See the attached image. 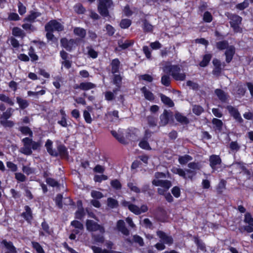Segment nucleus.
<instances>
[{"mask_svg":"<svg viewBox=\"0 0 253 253\" xmlns=\"http://www.w3.org/2000/svg\"><path fill=\"white\" fill-rule=\"evenodd\" d=\"M113 74V83L118 87V88L113 89V92H116L121 86L123 78L120 74L117 73Z\"/></svg>","mask_w":253,"mask_h":253,"instance_id":"nucleus-22","label":"nucleus"},{"mask_svg":"<svg viewBox=\"0 0 253 253\" xmlns=\"http://www.w3.org/2000/svg\"><path fill=\"white\" fill-rule=\"evenodd\" d=\"M133 42L131 40H126L124 42L122 41L118 42V45L122 49H126L132 45Z\"/></svg>","mask_w":253,"mask_h":253,"instance_id":"nucleus-40","label":"nucleus"},{"mask_svg":"<svg viewBox=\"0 0 253 253\" xmlns=\"http://www.w3.org/2000/svg\"><path fill=\"white\" fill-rule=\"evenodd\" d=\"M1 244H2L4 247L8 250V252H10L13 253H17L16 248L13 245V244L12 242H8L6 239H3L1 242Z\"/></svg>","mask_w":253,"mask_h":253,"instance_id":"nucleus-26","label":"nucleus"},{"mask_svg":"<svg viewBox=\"0 0 253 253\" xmlns=\"http://www.w3.org/2000/svg\"><path fill=\"white\" fill-rule=\"evenodd\" d=\"M0 101L4 102L10 106L14 104V102L12 98L3 93H0Z\"/></svg>","mask_w":253,"mask_h":253,"instance_id":"nucleus-32","label":"nucleus"},{"mask_svg":"<svg viewBox=\"0 0 253 253\" xmlns=\"http://www.w3.org/2000/svg\"><path fill=\"white\" fill-rule=\"evenodd\" d=\"M28 55L30 57L32 62H35L39 59V56L35 53V49L32 46L28 48Z\"/></svg>","mask_w":253,"mask_h":253,"instance_id":"nucleus-42","label":"nucleus"},{"mask_svg":"<svg viewBox=\"0 0 253 253\" xmlns=\"http://www.w3.org/2000/svg\"><path fill=\"white\" fill-rule=\"evenodd\" d=\"M160 97L162 102L165 105L169 107H173L174 106V102L169 97L162 93L160 95Z\"/></svg>","mask_w":253,"mask_h":253,"instance_id":"nucleus-30","label":"nucleus"},{"mask_svg":"<svg viewBox=\"0 0 253 253\" xmlns=\"http://www.w3.org/2000/svg\"><path fill=\"white\" fill-rule=\"evenodd\" d=\"M235 53V48L233 45H230L225 50L224 55L225 56V61L227 63H230L232 60Z\"/></svg>","mask_w":253,"mask_h":253,"instance_id":"nucleus-18","label":"nucleus"},{"mask_svg":"<svg viewBox=\"0 0 253 253\" xmlns=\"http://www.w3.org/2000/svg\"><path fill=\"white\" fill-rule=\"evenodd\" d=\"M212 63L214 66L212 71V74L217 77L220 76L222 71L224 70L225 67V63H222L219 59L216 58L213 59Z\"/></svg>","mask_w":253,"mask_h":253,"instance_id":"nucleus-7","label":"nucleus"},{"mask_svg":"<svg viewBox=\"0 0 253 253\" xmlns=\"http://www.w3.org/2000/svg\"><path fill=\"white\" fill-rule=\"evenodd\" d=\"M71 225L76 229H78L81 230L84 229L83 224L80 221L77 220H74L71 221Z\"/></svg>","mask_w":253,"mask_h":253,"instance_id":"nucleus-59","label":"nucleus"},{"mask_svg":"<svg viewBox=\"0 0 253 253\" xmlns=\"http://www.w3.org/2000/svg\"><path fill=\"white\" fill-rule=\"evenodd\" d=\"M87 49V54L89 57L93 59L96 58L98 56V52L95 51L91 46H88L86 47Z\"/></svg>","mask_w":253,"mask_h":253,"instance_id":"nucleus-52","label":"nucleus"},{"mask_svg":"<svg viewBox=\"0 0 253 253\" xmlns=\"http://www.w3.org/2000/svg\"><path fill=\"white\" fill-rule=\"evenodd\" d=\"M203 20L205 22L210 23L213 20V16L210 12L207 11L203 14Z\"/></svg>","mask_w":253,"mask_h":253,"instance_id":"nucleus-55","label":"nucleus"},{"mask_svg":"<svg viewBox=\"0 0 253 253\" xmlns=\"http://www.w3.org/2000/svg\"><path fill=\"white\" fill-rule=\"evenodd\" d=\"M172 118V112H169L167 110H164L162 114L160 116V125L165 126L167 125L169 122L170 119Z\"/></svg>","mask_w":253,"mask_h":253,"instance_id":"nucleus-12","label":"nucleus"},{"mask_svg":"<svg viewBox=\"0 0 253 253\" xmlns=\"http://www.w3.org/2000/svg\"><path fill=\"white\" fill-rule=\"evenodd\" d=\"M140 90L143 93L145 98L150 101H152L155 99V95L150 91L147 89L146 86H143Z\"/></svg>","mask_w":253,"mask_h":253,"instance_id":"nucleus-23","label":"nucleus"},{"mask_svg":"<svg viewBox=\"0 0 253 253\" xmlns=\"http://www.w3.org/2000/svg\"><path fill=\"white\" fill-rule=\"evenodd\" d=\"M156 235L164 244H167L169 246L173 244V239L172 236L167 235L164 231L158 230L156 232Z\"/></svg>","mask_w":253,"mask_h":253,"instance_id":"nucleus-10","label":"nucleus"},{"mask_svg":"<svg viewBox=\"0 0 253 253\" xmlns=\"http://www.w3.org/2000/svg\"><path fill=\"white\" fill-rule=\"evenodd\" d=\"M63 196L61 194H58L55 199L56 205L59 208L62 209L63 208Z\"/></svg>","mask_w":253,"mask_h":253,"instance_id":"nucleus-57","label":"nucleus"},{"mask_svg":"<svg viewBox=\"0 0 253 253\" xmlns=\"http://www.w3.org/2000/svg\"><path fill=\"white\" fill-rule=\"evenodd\" d=\"M85 225L87 230L90 232L99 231L101 234H103L105 232V228L103 226L98 224L92 220L87 219L86 220Z\"/></svg>","mask_w":253,"mask_h":253,"instance_id":"nucleus-6","label":"nucleus"},{"mask_svg":"<svg viewBox=\"0 0 253 253\" xmlns=\"http://www.w3.org/2000/svg\"><path fill=\"white\" fill-rule=\"evenodd\" d=\"M211 123L213 126V128L215 130H217L219 132L221 131L222 130L223 123L221 120L217 118H213L212 119Z\"/></svg>","mask_w":253,"mask_h":253,"instance_id":"nucleus-27","label":"nucleus"},{"mask_svg":"<svg viewBox=\"0 0 253 253\" xmlns=\"http://www.w3.org/2000/svg\"><path fill=\"white\" fill-rule=\"evenodd\" d=\"M110 185L113 189L116 190H121L122 187L121 183L117 179L111 180L110 182Z\"/></svg>","mask_w":253,"mask_h":253,"instance_id":"nucleus-50","label":"nucleus"},{"mask_svg":"<svg viewBox=\"0 0 253 253\" xmlns=\"http://www.w3.org/2000/svg\"><path fill=\"white\" fill-rule=\"evenodd\" d=\"M226 181L222 179L220 180L216 187L217 193L221 194L224 189H226Z\"/></svg>","mask_w":253,"mask_h":253,"instance_id":"nucleus-37","label":"nucleus"},{"mask_svg":"<svg viewBox=\"0 0 253 253\" xmlns=\"http://www.w3.org/2000/svg\"><path fill=\"white\" fill-rule=\"evenodd\" d=\"M226 109L229 112L230 115L233 117V118L236 120L237 122H238L240 124H242L243 123L244 120L242 119L238 110L235 108L234 107L228 105L226 107Z\"/></svg>","mask_w":253,"mask_h":253,"instance_id":"nucleus-11","label":"nucleus"},{"mask_svg":"<svg viewBox=\"0 0 253 253\" xmlns=\"http://www.w3.org/2000/svg\"><path fill=\"white\" fill-rule=\"evenodd\" d=\"M173 173L177 174L179 175L180 176L182 177L184 179H187V176L186 174V171L185 170H183L182 169L180 168H176L174 171H173Z\"/></svg>","mask_w":253,"mask_h":253,"instance_id":"nucleus-60","label":"nucleus"},{"mask_svg":"<svg viewBox=\"0 0 253 253\" xmlns=\"http://www.w3.org/2000/svg\"><path fill=\"white\" fill-rule=\"evenodd\" d=\"M194 242L199 249L203 251L206 250V245L205 243L202 240L200 239L198 236L194 237Z\"/></svg>","mask_w":253,"mask_h":253,"instance_id":"nucleus-48","label":"nucleus"},{"mask_svg":"<svg viewBox=\"0 0 253 253\" xmlns=\"http://www.w3.org/2000/svg\"><path fill=\"white\" fill-rule=\"evenodd\" d=\"M192 111L196 115L199 116L204 112V109L200 105H195L193 108Z\"/></svg>","mask_w":253,"mask_h":253,"instance_id":"nucleus-63","label":"nucleus"},{"mask_svg":"<svg viewBox=\"0 0 253 253\" xmlns=\"http://www.w3.org/2000/svg\"><path fill=\"white\" fill-rule=\"evenodd\" d=\"M57 152L55 151V153L57 154L56 156L52 157H57L59 156L61 158H66L69 156V153L66 147L62 144H60L57 146Z\"/></svg>","mask_w":253,"mask_h":253,"instance_id":"nucleus-16","label":"nucleus"},{"mask_svg":"<svg viewBox=\"0 0 253 253\" xmlns=\"http://www.w3.org/2000/svg\"><path fill=\"white\" fill-rule=\"evenodd\" d=\"M113 5L112 0H98V11L102 17H107L110 16L109 9Z\"/></svg>","mask_w":253,"mask_h":253,"instance_id":"nucleus-3","label":"nucleus"},{"mask_svg":"<svg viewBox=\"0 0 253 253\" xmlns=\"http://www.w3.org/2000/svg\"><path fill=\"white\" fill-rule=\"evenodd\" d=\"M42 231H39L40 236H47L51 235L53 230L51 229L48 224L45 221V219L41 223Z\"/></svg>","mask_w":253,"mask_h":253,"instance_id":"nucleus-13","label":"nucleus"},{"mask_svg":"<svg viewBox=\"0 0 253 253\" xmlns=\"http://www.w3.org/2000/svg\"><path fill=\"white\" fill-rule=\"evenodd\" d=\"M174 117L176 120L182 125H188L189 123V119L179 112H175Z\"/></svg>","mask_w":253,"mask_h":253,"instance_id":"nucleus-24","label":"nucleus"},{"mask_svg":"<svg viewBox=\"0 0 253 253\" xmlns=\"http://www.w3.org/2000/svg\"><path fill=\"white\" fill-rule=\"evenodd\" d=\"M230 20L229 23L235 33H242V29L240 27L242 23V18L236 14L231 13L228 16Z\"/></svg>","mask_w":253,"mask_h":253,"instance_id":"nucleus-4","label":"nucleus"},{"mask_svg":"<svg viewBox=\"0 0 253 253\" xmlns=\"http://www.w3.org/2000/svg\"><path fill=\"white\" fill-rule=\"evenodd\" d=\"M112 135L121 143L126 144L127 143L124 136L122 134H119L115 130L111 131Z\"/></svg>","mask_w":253,"mask_h":253,"instance_id":"nucleus-35","label":"nucleus"},{"mask_svg":"<svg viewBox=\"0 0 253 253\" xmlns=\"http://www.w3.org/2000/svg\"><path fill=\"white\" fill-rule=\"evenodd\" d=\"M74 10L76 11V12L79 14H84L85 11V8L81 3H78L76 5H75Z\"/></svg>","mask_w":253,"mask_h":253,"instance_id":"nucleus-56","label":"nucleus"},{"mask_svg":"<svg viewBox=\"0 0 253 253\" xmlns=\"http://www.w3.org/2000/svg\"><path fill=\"white\" fill-rule=\"evenodd\" d=\"M212 57V55L211 53L205 54L203 56L202 60L199 63V65L203 68L207 67L209 64Z\"/></svg>","mask_w":253,"mask_h":253,"instance_id":"nucleus-25","label":"nucleus"},{"mask_svg":"<svg viewBox=\"0 0 253 253\" xmlns=\"http://www.w3.org/2000/svg\"><path fill=\"white\" fill-rule=\"evenodd\" d=\"M214 93L221 102H225L226 101L227 95L223 90L217 88L215 89Z\"/></svg>","mask_w":253,"mask_h":253,"instance_id":"nucleus-29","label":"nucleus"},{"mask_svg":"<svg viewBox=\"0 0 253 253\" xmlns=\"http://www.w3.org/2000/svg\"><path fill=\"white\" fill-rule=\"evenodd\" d=\"M215 46L216 48L219 50L227 49L229 47L228 42L226 40L216 42Z\"/></svg>","mask_w":253,"mask_h":253,"instance_id":"nucleus-38","label":"nucleus"},{"mask_svg":"<svg viewBox=\"0 0 253 253\" xmlns=\"http://www.w3.org/2000/svg\"><path fill=\"white\" fill-rule=\"evenodd\" d=\"M249 5V3L247 0H245L243 2L238 3L236 5V8L240 10H243L247 8Z\"/></svg>","mask_w":253,"mask_h":253,"instance_id":"nucleus-58","label":"nucleus"},{"mask_svg":"<svg viewBox=\"0 0 253 253\" xmlns=\"http://www.w3.org/2000/svg\"><path fill=\"white\" fill-rule=\"evenodd\" d=\"M133 240L134 242L138 244L140 247H142L144 245L143 238L138 235H133Z\"/></svg>","mask_w":253,"mask_h":253,"instance_id":"nucleus-62","label":"nucleus"},{"mask_svg":"<svg viewBox=\"0 0 253 253\" xmlns=\"http://www.w3.org/2000/svg\"><path fill=\"white\" fill-rule=\"evenodd\" d=\"M25 211L21 214V216L28 222L31 223L33 219V211L31 208L28 205L24 207Z\"/></svg>","mask_w":253,"mask_h":253,"instance_id":"nucleus-14","label":"nucleus"},{"mask_svg":"<svg viewBox=\"0 0 253 253\" xmlns=\"http://www.w3.org/2000/svg\"><path fill=\"white\" fill-rule=\"evenodd\" d=\"M85 215L84 209H78L75 212V218L77 219L82 220Z\"/></svg>","mask_w":253,"mask_h":253,"instance_id":"nucleus-45","label":"nucleus"},{"mask_svg":"<svg viewBox=\"0 0 253 253\" xmlns=\"http://www.w3.org/2000/svg\"><path fill=\"white\" fill-rule=\"evenodd\" d=\"M31 138L26 137L22 139L23 147L21 148L20 152L25 155L29 156L32 154L31 148L32 139Z\"/></svg>","mask_w":253,"mask_h":253,"instance_id":"nucleus-8","label":"nucleus"},{"mask_svg":"<svg viewBox=\"0 0 253 253\" xmlns=\"http://www.w3.org/2000/svg\"><path fill=\"white\" fill-rule=\"evenodd\" d=\"M142 28L145 33L151 32L153 30V26L146 19H144L143 21Z\"/></svg>","mask_w":253,"mask_h":253,"instance_id":"nucleus-43","label":"nucleus"},{"mask_svg":"<svg viewBox=\"0 0 253 253\" xmlns=\"http://www.w3.org/2000/svg\"><path fill=\"white\" fill-rule=\"evenodd\" d=\"M74 89H80L86 91L96 87V84L90 82H81L80 84H75L73 86Z\"/></svg>","mask_w":253,"mask_h":253,"instance_id":"nucleus-9","label":"nucleus"},{"mask_svg":"<svg viewBox=\"0 0 253 253\" xmlns=\"http://www.w3.org/2000/svg\"><path fill=\"white\" fill-rule=\"evenodd\" d=\"M147 140H148L142 138V139L140 141L138 144V146L141 149L147 150H150L151 149V147H150Z\"/></svg>","mask_w":253,"mask_h":253,"instance_id":"nucleus-49","label":"nucleus"},{"mask_svg":"<svg viewBox=\"0 0 253 253\" xmlns=\"http://www.w3.org/2000/svg\"><path fill=\"white\" fill-rule=\"evenodd\" d=\"M32 245L37 253H45L44 250L39 243L33 241L32 242Z\"/></svg>","mask_w":253,"mask_h":253,"instance_id":"nucleus-54","label":"nucleus"},{"mask_svg":"<svg viewBox=\"0 0 253 253\" xmlns=\"http://www.w3.org/2000/svg\"><path fill=\"white\" fill-rule=\"evenodd\" d=\"M132 24V21L130 19L127 18L122 19L120 23L119 26L122 29H127Z\"/></svg>","mask_w":253,"mask_h":253,"instance_id":"nucleus-41","label":"nucleus"},{"mask_svg":"<svg viewBox=\"0 0 253 253\" xmlns=\"http://www.w3.org/2000/svg\"><path fill=\"white\" fill-rule=\"evenodd\" d=\"M45 31L46 32L45 37L48 41L56 42L57 39L55 37L53 33L54 31L62 32L64 27L60 22L55 19H52L48 21L44 26Z\"/></svg>","mask_w":253,"mask_h":253,"instance_id":"nucleus-1","label":"nucleus"},{"mask_svg":"<svg viewBox=\"0 0 253 253\" xmlns=\"http://www.w3.org/2000/svg\"><path fill=\"white\" fill-rule=\"evenodd\" d=\"M193 158L189 155H185L184 156H179L178 158V162L181 165H185L189 161L192 160Z\"/></svg>","mask_w":253,"mask_h":253,"instance_id":"nucleus-44","label":"nucleus"},{"mask_svg":"<svg viewBox=\"0 0 253 253\" xmlns=\"http://www.w3.org/2000/svg\"><path fill=\"white\" fill-rule=\"evenodd\" d=\"M244 222L253 226V217L251 213L247 212L245 214Z\"/></svg>","mask_w":253,"mask_h":253,"instance_id":"nucleus-61","label":"nucleus"},{"mask_svg":"<svg viewBox=\"0 0 253 253\" xmlns=\"http://www.w3.org/2000/svg\"><path fill=\"white\" fill-rule=\"evenodd\" d=\"M16 99L17 103L19 105V108L21 110H23L25 109L29 105V103L27 100L24 99L19 96L16 97Z\"/></svg>","mask_w":253,"mask_h":253,"instance_id":"nucleus-31","label":"nucleus"},{"mask_svg":"<svg viewBox=\"0 0 253 253\" xmlns=\"http://www.w3.org/2000/svg\"><path fill=\"white\" fill-rule=\"evenodd\" d=\"M12 34L14 37L24 38L26 34L25 32L21 30L20 28L17 27H14L12 29Z\"/></svg>","mask_w":253,"mask_h":253,"instance_id":"nucleus-36","label":"nucleus"},{"mask_svg":"<svg viewBox=\"0 0 253 253\" xmlns=\"http://www.w3.org/2000/svg\"><path fill=\"white\" fill-rule=\"evenodd\" d=\"M52 141L51 140L47 139L45 143V146L47 152L50 156H56L57 154L56 153L55 151L52 149Z\"/></svg>","mask_w":253,"mask_h":253,"instance_id":"nucleus-34","label":"nucleus"},{"mask_svg":"<svg viewBox=\"0 0 253 253\" xmlns=\"http://www.w3.org/2000/svg\"><path fill=\"white\" fill-rule=\"evenodd\" d=\"M19 130L24 135H28L30 137H32L33 133L31 128L27 126H23L19 127Z\"/></svg>","mask_w":253,"mask_h":253,"instance_id":"nucleus-39","label":"nucleus"},{"mask_svg":"<svg viewBox=\"0 0 253 253\" xmlns=\"http://www.w3.org/2000/svg\"><path fill=\"white\" fill-rule=\"evenodd\" d=\"M42 15L40 12L31 10L29 14L24 18L23 21L24 22H28L30 23H34L37 18L41 16Z\"/></svg>","mask_w":253,"mask_h":253,"instance_id":"nucleus-19","label":"nucleus"},{"mask_svg":"<svg viewBox=\"0 0 253 253\" xmlns=\"http://www.w3.org/2000/svg\"><path fill=\"white\" fill-rule=\"evenodd\" d=\"M111 73L112 74L119 73L121 66V62L117 58L113 59L110 63Z\"/></svg>","mask_w":253,"mask_h":253,"instance_id":"nucleus-21","label":"nucleus"},{"mask_svg":"<svg viewBox=\"0 0 253 253\" xmlns=\"http://www.w3.org/2000/svg\"><path fill=\"white\" fill-rule=\"evenodd\" d=\"M107 206L111 208H116L119 206L118 201L111 197H109L107 199Z\"/></svg>","mask_w":253,"mask_h":253,"instance_id":"nucleus-47","label":"nucleus"},{"mask_svg":"<svg viewBox=\"0 0 253 253\" xmlns=\"http://www.w3.org/2000/svg\"><path fill=\"white\" fill-rule=\"evenodd\" d=\"M171 193L176 198H179L181 195L180 189L178 186H175L171 190Z\"/></svg>","mask_w":253,"mask_h":253,"instance_id":"nucleus-64","label":"nucleus"},{"mask_svg":"<svg viewBox=\"0 0 253 253\" xmlns=\"http://www.w3.org/2000/svg\"><path fill=\"white\" fill-rule=\"evenodd\" d=\"M80 41L79 39H67L66 38H62L60 40L61 46L66 50L71 51L73 48H75L78 45V43Z\"/></svg>","mask_w":253,"mask_h":253,"instance_id":"nucleus-5","label":"nucleus"},{"mask_svg":"<svg viewBox=\"0 0 253 253\" xmlns=\"http://www.w3.org/2000/svg\"><path fill=\"white\" fill-rule=\"evenodd\" d=\"M210 166L213 170H216V166L221 165L222 160L219 155H211L209 158Z\"/></svg>","mask_w":253,"mask_h":253,"instance_id":"nucleus-15","label":"nucleus"},{"mask_svg":"<svg viewBox=\"0 0 253 253\" xmlns=\"http://www.w3.org/2000/svg\"><path fill=\"white\" fill-rule=\"evenodd\" d=\"M46 183L52 187H59V183L53 178H48L45 180Z\"/></svg>","mask_w":253,"mask_h":253,"instance_id":"nucleus-51","label":"nucleus"},{"mask_svg":"<svg viewBox=\"0 0 253 253\" xmlns=\"http://www.w3.org/2000/svg\"><path fill=\"white\" fill-rule=\"evenodd\" d=\"M166 70L170 73L172 78L176 81H183L186 79V74L180 73L181 68L179 65H169L166 66Z\"/></svg>","mask_w":253,"mask_h":253,"instance_id":"nucleus-2","label":"nucleus"},{"mask_svg":"<svg viewBox=\"0 0 253 253\" xmlns=\"http://www.w3.org/2000/svg\"><path fill=\"white\" fill-rule=\"evenodd\" d=\"M74 34L80 37L81 39H84L86 35V30L81 27H75L73 30Z\"/></svg>","mask_w":253,"mask_h":253,"instance_id":"nucleus-33","label":"nucleus"},{"mask_svg":"<svg viewBox=\"0 0 253 253\" xmlns=\"http://www.w3.org/2000/svg\"><path fill=\"white\" fill-rule=\"evenodd\" d=\"M170 78L169 75H164L161 77V83L165 86L168 87L170 85Z\"/></svg>","mask_w":253,"mask_h":253,"instance_id":"nucleus-53","label":"nucleus"},{"mask_svg":"<svg viewBox=\"0 0 253 253\" xmlns=\"http://www.w3.org/2000/svg\"><path fill=\"white\" fill-rule=\"evenodd\" d=\"M122 204L123 206L127 207L128 210L135 215L141 214L139 208L137 206L130 203V202L124 200L122 202Z\"/></svg>","mask_w":253,"mask_h":253,"instance_id":"nucleus-17","label":"nucleus"},{"mask_svg":"<svg viewBox=\"0 0 253 253\" xmlns=\"http://www.w3.org/2000/svg\"><path fill=\"white\" fill-rule=\"evenodd\" d=\"M14 110L11 107L7 108L5 112H3L0 116V122L9 119L13 114Z\"/></svg>","mask_w":253,"mask_h":253,"instance_id":"nucleus-28","label":"nucleus"},{"mask_svg":"<svg viewBox=\"0 0 253 253\" xmlns=\"http://www.w3.org/2000/svg\"><path fill=\"white\" fill-rule=\"evenodd\" d=\"M117 227L118 230L126 236L129 234V231L126 227L125 222L122 219L119 220L117 222Z\"/></svg>","mask_w":253,"mask_h":253,"instance_id":"nucleus-20","label":"nucleus"},{"mask_svg":"<svg viewBox=\"0 0 253 253\" xmlns=\"http://www.w3.org/2000/svg\"><path fill=\"white\" fill-rule=\"evenodd\" d=\"M91 249L94 253H115L116 251L113 250H102L101 248L96 246H92Z\"/></svg>","mask_w":253,"mask_h":253,"instance_id":"nucleus-46","label":"nucleus"}]
</instances>
